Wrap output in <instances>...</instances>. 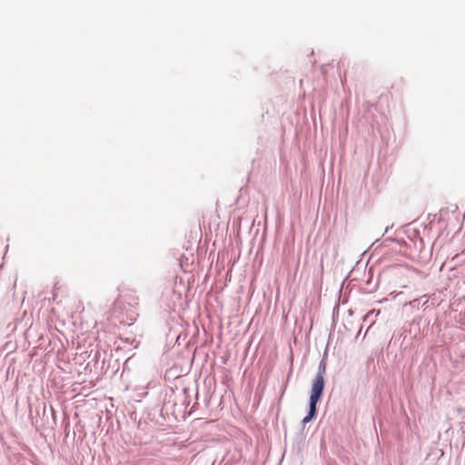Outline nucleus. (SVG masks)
Listing matches in <instances>:
<instances>
[{
	"label": "nucleus",
	"instance_id": "obj_1",
	"mask_svg": "<svg viewBox=\"0 0 465 465\" xmlns=\"http://www.w3.org/2000/svg\"><path fill=\"white\" fill-rule=\"evenodd\" d=\"M324 389V378L322 373H318L312 381V391L310 396L309 414L303 418L302 422H309L316 413V404L322 397Z\"/></svg>",
	"mask_w": 465,
	"mask_h": 465
},
{
	"label": "nucleus",
	"instance_id": "obj_2",
	"mask_svg": "<svg viewBox=\"0 0 465 465\" xmlns=\"http://www.w3.org/2000/svg\"><path fill=\"white\" fill-rule=\"evenodd\" d=\"M137 305L138 299L136 297L131 296L128 301L127 297L120 295L113 304L112 315L120 318L123 314H128L129 312H133Z\"/></svg>",
	"mask_w": 465,
	"mask_h": 465
}]
</instances>
